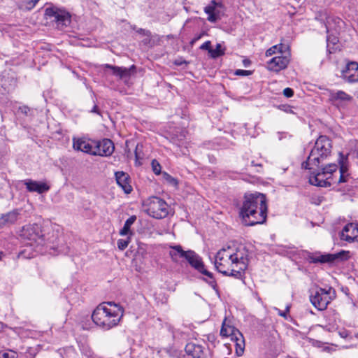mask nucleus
Listing matches in <instances>:
<instances>
[{
	"mask_svg": "<svg viewBox=\"0 0 358 358\" xmlns=\"http://www.w3.org/2000/svg\"><path fill=\"white\" fill-rule=\"evenodd\" d=\"M169 255L173 262H178L180 258H185L189 264L203 275L213 279V274L208 271L203 265L201 257L192 250L184 251L181 246L171 247Z\"/></svg>",
	"mask_w": 358,
	"mask_h": 358,
	"instance_id": "39448f33",
	"label": "nucleus"
},
{
	"mask_svg": "<svg viewBox=\"0 0 358 358\" xmlns=\"http://www.w3.org/2000/svg\"><path fill=\"white\" fill-rule=\"evenodd\" d=\"M199 38H200V36H196V38H195L193 41H196V40L199 39Z\"/></svg>",
	"mask_w": 358,
	"mask_h": 358,
	"instance_id": "ea45409f",
	"label": "nucleus"
},
{
	"mask_svg": "<svg viewBox=\"0 0 358 358\" xmlns=\"http://www.w3.org/2000/svg\"><path fill=\"white\" fill-rule=\"evenodd\" d=\"M225 6L217 0H212L208 6L204 8V12L208 15V20L210 22H215L224 15Z\"/></svg>",
	"mask_w": 358,
	"mask_h": 358,
	"instance_id": "9b49d317",
	"label": "nucleus"
},
{
	"mask_svg": "<svg viewBox=\"0 0 358 358\" xmlns=\"http://www.w3.org/2000/svg\"><path fill=\"white\" fill-rule=\"evenodd\" d=\"M131 242V236H128L126 239H119L117 245V248L120 250H124L127 248L129 243Z\"/></svg>",
	"mask_w": 358,
	"mask_h": 358,
	"instance_id": "c756f323",
	"label": "nucleus"
},
{
	"mask_svg": "<svg viewBox=\"0 0 358 358\" xmlns=\"http://www.w3.org/2000/svg\"><path fill=\"white\" fill-rule=\"evenodd\" d=\"M146 213L156 219L166 217L169 213V206L162 199L151 196L144 203Z\"/></svg>",
	"mask_w": 358,
	"mask_h": 358,
	"instance_id": "6e6552de",
	"label": "nucleus"
},
{
	"mask_svg": "<svg viewBox=\"0 0 358 358\" xmlns=\"http://www.w3.org/2000/svg\"><path fill=\"white\" fill-rule=\"evenodd\" d=\"M352 146H353L354 152L356 153V157H358V141H355L351 143Z\"/></svg>",
	"mask_w": 358,
	"mask_h": 358,
	"instance_id": "e433bc0d",
	"label": "nucleus"
},
{
	"mask_svg": "<svg viewBox=\"0 0 358 358\" xmlns=\"http://www.w3.org/2000/svg\"><path fill=\"white\" fill-rule=\"evenodd\" d=\"M18 354L13 350H7L0 352V358H17Z\"/></svg>",
	"mask_w": 358,
	"mask_h": 358,
	"instance_id": "7c9ffc66",
	"label": "nucleus"
},
{
	"mask_svg": "<svg viewBox=\"0 0 358 358\" xmlns=\"http://www.w3.org/2000/svg\"><path fill=\"white\" fill-rule=\"evenodd\" d=\"M136 220V217L135 215H132L130 217H129L125 221L122 229L120 231V235L131 236L134 234L131 231L130 228L131 225L135 222Z\"/></svg>",
	"mask_w": 358,
	"mask_h": 358,
	"instance_id": "393cba45",
	"label": "nucleus"
},
{
	"mask_svg": "<svg viewBox=\"0 0 358 358\" xmlns=\"http://www.w3.org/2000/svg\"><path fill=\"white\" fill-rule=\"evenodd\" d=\"M124 313L122 306L115 302L100 303L92 314L93 322L100 329L108 331L119 325Z\"/></svg>",
	"mask_w": 358,
	"mask_h": 358,
	"instance_id": "20e7f679",
	"label": "nucleus"
},
{
	"mask_svg": "<svg viewBox=\"0 0 358 358\" xmlns=\"http://www.w3.org/2000/svg\"><path fill=\"white\" fill-rule=\"evenodd\" d=\"M336 296L335 290L329 287L317 288L313 290L310 296L311 303L319 310H323L327 308L328 304Z\"/></svg>",
	"mask_w": 358,
	"mask_h": 358,
	"instance_id": "9d476101",
	"label": "nucleus"
},
{
	"mask_svg": "<svg viewBox=\"0 0 358 358\" xmlns=\"http://www.w3.org/2000/svg\"><path fill=\"white\" fill-rule=\"evenodd\" d=\"M341 239L348 243L358 241V224H346L341 233Z\"/></svg>",
	"mask_w": 358,
	"mask_h": 358,
	"instance_id": "f3484780",
	"label": "nucleus"
},
{
	"mask_svg": "<svg viewBox=\"0 0 358 358\" xmlns=\"http://www.w3.org/2000/svg\"><path fill=\"white\" fill-rule=\"evenodd\" d=\"M3 255V253L2 252H0V260L1 259Z\"/></svg>",
	"mask_w": 358,
	"mask_h": 358,
	"instance_id": "58836bf2",
	"label": "nucleus"
},
{
	"mask_svg": "<svg viewBox=\"0 0 358 358\" xmlns=\"http://www.w3.org/2000/svg\"><path fill=\"white\" fill-rule=\"evenodd\" d=\"M34 256H35V255H34V254H33V255H31V257H34Z\"/></svg>",
	"mask_w": 358,
	"mask_h": 358,
	"instance_id": "79ce46f5",
	"label": "nucleus"
},
{
	"mask_svg": "<svg viewBox=\"0 0 358 358\" xmlns=\"http://www.w3.org/2000/svg\"><path fill=\"white\" fill-rule=\"evenodd\" d=\"M224 54V50L222 49L221 44L217 43L215 49L210 50V55L213 58H217Z\"/></svg>",
	"mask_w": 358,
	"mask_h": 358,
	"instance_id": "cd10ccee",
	"label": "nucleus"
},
{
	"mask_svg": "<svg viewBox=\"0 0 358 358\" xmlns=\"http://www.w3.org/2000/svg\"><path fill=\"white\" fill-rule=\"evenodd\" d=\"M296 2L300 3L301 0H295Z\"/></svg>",
	"mask_w": 358,
	"mask_h": 358,
	"instance_id": "a19ab883",
	"label": "nucleus"
},
{
	"mask_svg": "<svg viewBox=\"0 0 358 358\" xmlns=\"http://www.w3.org/2000/svg\"><path fill=\"white\" fill-rule=\"evenodd\" d=\"M244 199L240 214L245 224L253 226L264 223L267 216L265 195L258 192L246 194Z\"/></svg>",
	"mask_w": 358,
	"mask_h": 358,
	"instance_id": "7ed1b4c3",
	"label": "nucleus"
},
{
	"mask_svg": "<svg viewBox=\"0 0 358 358\" xmlns=\"http://www.w3.org/2000/svg\"><path fill=\"white\" fill-rule=\"evenodd\" d=\"M348 252L341 251L335 254H327L320 255H313L309 257V261L311 263H329L333 262L338 259H346Z\"/></svg>",
	"mask_w": 358,
	"mask_h": 358,
	"instance_id": "dca6fc26",
	"label": "nucleus"
},
{
	"mask_svg": "<svg viewBox=\"0 0 358 358\" xmlns=\"http://www.w3.org/2000/svg\"><path fill=\"white\" fill-rule=\"evenodd\" d=\"M92 112L99 113V112H98V108H97V106H94V108H92Z\"/></svg>",
	"mask_w": 358,
	"mask_h": 358,
	"instance_id": "4c0bfd02",
	"label": "nucleus"
},
{
	"mask_svg": "<svg viewBox=\"0 0 358 358\" xmlns=\"http://www.w3.org/2000/svg\"><path fill=\"white\" fill-rule=\"evenodd\" d=\"M94 155L110 156L114 152V145L110 139H103L102 141H95Z\"/></svg>",
	"mask_w": 358,
	"mask_h": 358,
	"instance_id": "2eb2a0df",
	"label": "nucleus"
},
{
	"mask_svg": "<svg viewBox=\"0 0 358 358\" xmlns=\"http://www.w3.org/2000/svg\"><path fill=\"white\" fill-rule=\"evenodd\" d=\"M20 210L18 209L3 214L0 217V228L14 224L18 220Z\"/></svg>",
	"mask_w": 358,
	"mask_h": 358,
	"instance_id": "412c9836",
	"label": "nucleus"
},
{
	"mask_svg": "<svg viewBox=\"0 0 358 358\" xmlns=\"http://www.w3.org/2000/svg\"><path fill=\"white\" fill-rule=\"evenodd\" d=\"M45 15L48 17H53L57 26H67L71 22V15L66 10L56 7L47 8Z\"/></svg>",
	"mask_w": 358,
	"mask_h": 358,
	"instance_id": "f8f14e48",
	"label": "nucleus"
},
{
	"mask_svg": "<svg viewBox=\"0 0 358 358\" xmlns=\"http://www.w3.org/2000/svg\"><path fill=\"white\" fill-rule=\"evenodd\" d=\"M248 254L245 247H227L220 250L215 258V266L224 275L242 279L248 265Z\"/></svg>",
	"mask_w": 358,
	"mask_h": 358,
	"instance_id": "f03ea898",
	"label": "nucleus"
},
{
	"mask_svg": "<svg viewBox=\"0 0 358 358\" xmlns=\"http://www.w3.org/2000/svg\"><path fill=\"white\" fill-rule=\"evenodd\" d=\"M23 183L26 186L27 189L30 192L42 194L50 189V186L44 182H38L31 179H27L23 180Z\"/></svg>",
	"mask_w": 358,
	"mask_h": 358,
	"instance_id": "aec40b11",
	"label": "nucleus"
},
{
	"mask_svg": "<svg viewBox=\"0 0 358 358\" xmlns=\"http://www.w3.org/2000/svg\"><path fill=\"white\" fill-rule=\"evenodd\" d=\"M21 236L28 241L27 248L22 251V254H25L32 247L34 248L36 252L41 251L43 239L40 227L38 224H28L24 227L22 230Z\"/></svg>",
	"mask_w": 358,
	"mask_h": 358,
	"instance_id": "0eeeda50",
	"label": "nucleus"
},
{
	"mask_svg": "<svg viewBox=\"0 0 358 358\" xmlns=\"http://www.w3.org/2000/svg\"><path fill=\"white\" fill-rule=\"evenodd\" d=\"M220 335L223 337L230 338L231 341L235 343L237 355L241 356L243 355L245 346L243 336L239 330L231 326L226 318L222 322Z\"/></svg>",
	"mask_w": 358,
	"mask_h": 358,
	"instance_id": "1a4fd4ad",
	"label": "nucleus"
},
{
	"mask_svg": "<svg viewBox=\"0 0 358 358\" xmlns=\"http://www.w3.org/2000/svg\"><path fill=\"white\" fill-rule=\"evenodd\" d=\"M331 98L335 101H340L341 102L350 101L352 99V96L343 91H338L333 93L331 94Z\"/></svg>",
	"mask_w": 358,
	"mask_h": 358,
	"instance_id": "bb28decb",
	"label": "nucleus"
},
{
	"mask_svg": "<svg viewBox=\"0 0 358 358\" xmlns=\"http://www.w3.org/2000/svg\"><path fill=\"white\" fill-rule=\"evenodd\" d=\"M250 74H251V71H248V70L238 69L235 72V75H236V76H250Z\"/></svg>",
	"mask_w": 358,
	"mask_h": 358,
	"instance_id": "72a5a7b5",
	"label": "nucleus"
},
{
	"mask_svg": "<svg viewBox=\"0 0 358 358\" xmlns=\"http://www.w3.org/2000/svg\"><path fill=\"white\" fill-rule=\"evenodd\" d=\"M205 348L194 342L187 343L185 346L186 352L194 358H202L204 355Z\"/></svg>",
	"mask_w": 358,
	"mask_h": 358,
	"instance_id": "4be33fe9",
	"label": "nucleus"
},
{
	"mask_svg": "<svg viewBox=\"0 0 358 358\" xmlns=\"http://www.w3.org/2000/svg\"><path fill=\"white\" fill-rule=\"evenodd\" d=\"M162 178L163 179L170 185L173 187H177L178 185V180L172 177L171 175H169L166 172H163L162 173Z\"/></svg>",
	"mask_w": 358,
	"mask_h": 358,
	"instance_id": "c85d7f7f",
	"label": "nucleus"
},
{
	"mask_svg": "<svg viewBox=\"0 0 358 358\" xmlns=\"http://www.w3.org/2000/svg\"><path fill=\"white\" fill-rule=\"evenodd\" d=\"M289 63V53L285 52L274 57L268 62V69L269 71L278 72L285 69Z\"/></svg>",
	"mask_w": 358,
	"mask_h": 358,
	"instance_id": "ddd939ff",
	"label": "nucleus"
},
{
	"mask_svg": "<svg viewBox=\"0 0 358 358\" xmlns=\"http://www.w3.org/2000/svg\"><path fill=\"white\" fill-rule=\"evenodd\" d=\"M289 309H290L289 305L286 306L285 311H282L280 309L275 308V310L278 312V314L284 318H287V313L289 312Z\"/></svg>",
	"mask_w": 358,
	"mask_h": 358,
	"instance_id": "473e14b6",
	"label": "nucleus"
},
{
	"mask_svg": "<svg viewBox=\"0 0 358 358\" xmlns=\"http://www.w3.org/2000/svg\"><path fill=\"white\" fill-rule=\"evenodd\" d=\"M95 141L85 138H73V147L75 150L94 155Z\"/></svg>",
	"mask_w": 358,
	"mask_h": 358,
	"instance_id": "4468645a",
	"label": "nucleus"
},
{
	"mask_svg": "<svg viewBox=\"0 0 358 358\" xmlns=\"http://www.w3.org/2000/svg\"><path fill=\"white\" fill-rule=\"evenodd\" d=\"M316 19L324 23L327 33V43L331 42L333 44H336L338 41L336 35L341 29L342 25L344 23L343 21L341 18L328 13L327 11L320 12L317 15Z\"/></svg>",
	"mask_w": 358,
	"mask_h": 358,
	"instance_id": "423d86ee",
	"label": "nucleus"
},
{
	"mask_svg": "<svg viewBox=\"0 0 358 358\" xmlns=\"http://www.w3.org/2000/svg\"><path fill=\"white\" fill-rule=\"evenodd\" d=\"M115 180L125 194H130L132 191L131 185V178L124 171H117L115 173Z\"/></svg>",
	"mask_w": 358,
	"mask_h": 358,
	"instance_id": "a211bd4d",
	"label": "nucleus"
},
{
	"mask_svg": "<svg viewBox=\"0 0 358 358\" xmlns=\"http://www.w3.org/2000/svg\"><path fill=\"white\" fill-rule=\"evenodd\" d=\"M106 68L110 69L113 71V73L121 79H127L129 78L131 75V71L134 69L135 67L134 66H131L129 69L123 68V67H118L112 66L110 64H106Z\"/></svg>",
	"mask_w": 358,
	"mask_h": 358,
	"instance_id": "5701e85b",
	"label": "nucleus"
},
{
	"mask_svg": "<svg viewBox=\"0 0 358 358\" xmlns=\"http://www.w3.org/2000/svg\"><path fill=\"white\" fill-rule=\"evenodd\" d=\"M152 169L153 172L156 175H159L161 173V165L156 160L153 159L151 162Z\"/></svg>",
	"mask_w": 358,
	"mask_h": 358,
	"instance_id": "2f4dec72",
	"label": "nucleus"
},
{
	"mask_svg": "<svg viewBox=\"0 0 358 358\" xmlns=\"http://www.w3.org/2000/svg\"><path fill=\"white\" fill-rule=\"evenodd\" d=\"M342 76L349 83L358 82V64L355 62L348 63L342 71Z\"/></svg>",
	"mask_w": 358,
	"mask_h": 358,
	"instance_id": "6ab92c4d",
	"label": "nucleus"
},
{
	"mask_svg": "<svg viewBox=\"0 0 358 358\" xmlns=\"http://www.w3.org/2000/svg\"><path fill=\"white\" fill-rule=\"evenodd\" d=\"M283 94L286 96V97H292L294 94V92L293 90L291 89V88H289V87H287L285 88L284 90H283Z\"/></svg>",
	"mask_w": 358,
	"mask_h": 358,
	"instance_id": "c9c22d12",
	"label": "nucleus"
},
{
	"mask_svg": "<svg viewBox=\"0 0 358 358\" xmlns=\"http://www.w3.org/2000/svg\"><path fill=\"white\" fill-rule=\"evenodd\" d=\"M200 48L201 50H208V52L210 53V50H211V47H210V41H206L205 43H203Z\"/></svg>",
	"mask_w": 358,
	"mask_h": 358,
	"instance_id": "f704fd0d",
	"label": "nucleus"
},
{
	"mask_svg": "<svg viewBox=\"0 0 358 358\" xmlns=\"http://www.w3.org/2000/svg\"><path fill=\"white\" fill-rule=\"evenodd\" d=\"M39 0H23L19 2L18 8L22 10H30L34 8Z\"/></svg>",
	"mask_w": 358,
	"mask_h": 358,
	"instance_id": "a878e982",
	"label": "nucleus"
},
{
	"mask_svg": "<svg viewBox=\"0 0 358 358\" xmlns=\"http://www.w3.org/2000/svg\"><path fill=\"white\" fill-rule=\"evenodd\" d=\"M331 141L325 136H320L316 141L314 147L306 162L302 164L305 169L313 170L310 171L309 182L311 185L320 187H330L332 185L340 184L348 181V158L342 153H339V176L335 177L334 173L338 169L336 164H329L324 167H320L331 154Z\"/></svg>",
	"mask_w": 358,
	"mask_h": 358,
	"instance_id": "f257e3e1",
	"label": "nucleus"
},
{
	"mask_svg": "<svg viewBox=\"0 0 358 358\" xmlns=\"http://www.w3.org/2000/svg\"><path fill=\"white\" fill-rule=\"evenodd\" d=\"M288 46H287L285 44L280 43L278 45H275L270 48L266 52V56L270 57L275 54H279L283 55L285 52H287L288 51Z\"/></svg>",
	"mask_w": 358,
	"mask_h": 358,
	"instance_id": "b1692460",
	"label": "nucleus"
}]
</instances>
